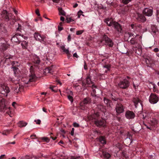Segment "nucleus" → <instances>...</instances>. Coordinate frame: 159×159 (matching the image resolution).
<instances>
[{
    "mask_svg": "<svg viewBox=\"0 0 159 159\" xmlns=\"http://www.w3.org/2000/svg\"><path fill=\"white\" fill-rule=\"evenodd\" d=\"M91 76L89 75H87L85 80L82 81V87L84 89H87L89 87H91L93 89V92L94 94H96V90L94 89V88H97V86H95L93 84L91 80Z\"/></svg>",
    "mask_w": 159,
    "mask_h": 159,
    "instance_id": "nucleus-1",
    "label": "nucleus"
},
{
    "mask_svg": "<svg viewBox=\"0 0 159 159\" xmlns=\"http://www.w3.org/2000/svg\"><path fill=\"white\" fill-rule=\"evenodd\" d=\"M31 59L30 61L28 62V64L30 65H31V66H33V68L34 69L35 68L39 67V65L41 61L39 56L35 54H32L30 57Z\"/></svg>",
    "mask_w": 159,
    "mask_h": 159,
    "instance_id": "nucleus-2",
    "label": "nucleus"
},
{
    "mask_svg": "<svg viewBox=\"0 0 159 159\" xmlns=\"http://www.w3.org/2000/svg\"><path fill=\"white\" fill-rule=\"evenodd\" d=\"M125 36L128 37V39H129L130 38L132 37L129 41L132 45L137 43L138 39L140 41L142 39L141 36L137 34H135L131 32H128L126 34Z\"/></svg>",
    "mask_w": 159,
    "mask_h": 159,
    "instance_id": "nucleus-3",
    "label": "nucleus"
},
{
    "mask_svg": "<svg viewBox=\"0 0 159 159\" xmlns=\"http://www.w3.org/2000/svg\"><path fill=\"white\" fill-rule=\"evenodd\" d=\"M130 78L127 76L126 78L120 81L118 84V87L123 89H126L130 85L129 80Z\"/></svg>",
    "mask_w": 159,
    "mask_h": 159,
    "instance_id": "nucleus-4",
    "label": "nucleus"
},
{
    "mask_svg": "<svg viewBox=\"0 0 159 159\" xmlns=\"http://www.w3.org/2000/svg\"><path fill=\"white\" fill-rule=\"evenodd\" d=\"M105 42V44L108 47L112 48L113 47L114 43L110 38H109L107 35L105 34L102 37L101 40V42Z\"/></svg>",
    "mask_w": 159,
    "mask_h": 159,
    "instance_id": "nucleus-5",
    "label": "nucleus"
},
{
    "mask_svg": "<svg viewBox=\"0 0 159 159\" xmlns=\"http://www.w3.org/2000/svg\"><path fill=\"white\" fill-rule=\"evenodd\" d=\"M34 37L36 40L43 44H45L47 41L46 36L43 35H41L38 32H35Z\"/></svg>",
    "mask_w": 159,
    "mask_h": 159,
    "instance_id": "nucleus-6",
    "label": "nucleus"
},
{
    "mask_svg": "<svg viewBox=\"0 0 159 159\" xmlns=\"http://www.w3.org/2000/svg\"><path fill=\"white\" fill-rule=\"evenodd\" d=\"M30 75L29 81L27 83V84H28L29 82H30L35 81L37 79V77L34 74V70L33 68V66H30Z\"/></svg>",
    "mask_w": 159,
    "mask_h": 159,
    "instance_id": "nucleus-7",
    "label": "nucleus"
},
{
    "mask_svg": "<svg viewBox=\"0 0 159 159\" xmlns=\"http://www.w3.org/2000/svg\"><path fill=\"white\" fill-rule=\"evenodd\" d=\"M10 92L9 89L8 87L6 86H2V89L1 95L0 96L2 97H6L7 96V94Z\"/></svg>",
    "mask_w": 159,
    "mask_h": 159,
    "instance_id": "nucleus-8",
    "label": "nucleus"
},
{
    "mask_svg": "<svg viewBox=\"0 0 159 159\" xmlns=\"http://www.w3.org/2000/svg\"><path fill=\"white\" fill-rule=\"evenodd\" d=\"M94 122L96 125L99 127H104L106 126V121L102 119L96 120Z\"/></svg>",
    "mask_w": 159,
    "mask_h": 159,
    "instance_id": "nucleus-9",
    "label": "nucleus"
},
{
    "mask_svg": "<svg viewBox=\"0 0 159 159\" xmlns=\"http://www.w3.org/2000/svg\"><path fill=\"white\" fill-rule=\"evenodd\" d=\"M134 17L137 21L138 22H144L146 20V18L143 15L139 13L136 14Z\"/></svg>",
    "mask_w": 159,
    "mask_h": 159,
    "instance_id": "nucleus-10",
    "label": "nucleus"
},
{
    "mask_svg": "<svg viewBox=\"0 0 159 159\" xmlns=\"http://www.w3.org/2000/svg\"><path fill=\"white\" fill-rule=\"evenodd\" d=\"M143 15L148 16H151L153 14L152 9L149 8H145L143 11Z\"/></svg>",
    "mask_w": 159,
    "mask_h": 159,
    "instance_id": "nucleus-11",
    "label": "nucleus"
},
{
    "mask_svg": "<svg viewBox=\"0 0 159 159\" xmlns=\"http://www.w3.org/2000/svg\"><path fill=\"white\" fill-rule=\"evenodd\" d=\"M113 27H114L116 30L119 33H123V30L121 26L116 21Z\"/></svg>",
    "mask_w": 159,
    "mask_h": 159,
    "instance_id": "nucleus-12",
    "label": "nucleus"
},
{
    "mask_svg": "<svg viewBox=\"0 0 159 159\" xmlns=\"http://www.w3.org/2000/svg\"><path fill=\"white\" fill-rule=\"evenodd\" d=\"M12 56L11 55H4V57H2L1 56H0V64H4L6 61H7L8 59L11 58Z\"/></svg>",
    "mask_w": 159,
    "mask_h": 159,
    "instance_id": "nucleus-13",
    "label": "nucleus"
},
{
    "mask_svg": "<svg viewBox=\"0 0 159 159\" xmlns=\"http://www.w3.org/2000/svg\"><path fill=\"white\" fill-rule=\"evenodd\" d=\"M116 110L117 115L123 112L124 111L123 106L121 104H118L116 105Z\"/></svg>",
    "mask_w": 159,
    "mask_h": 159,
    "instance_id": "nucleus-14",
    "label": "nucleus"
},
{
    "mask_svg": "<svg viewBox=\"0 0 159 159\" xmlns=\"http://www.w3.org/2000/svg\"><path fill=\"white\" fill-rule=\"evenodd\" d=\"M8 15V13L5 10H3L1 13L2 18L6 21H8L9 20Z\"/></svg>",
    "mask_w": 159,
    "mask_h": 159,
    "instance_id": "nucleus-15",
    "label": "nucleus"
},
{
    "mask_svg": "<svg viewBox=\"0 0 159 159\" xmlns=\"http://www.w3.org/2000/svg\"><path fill=\"white\" fill-rule=\"evenodd\" d=\"M125 116L127 118L131 119L134 118L135 117V115L132 111H128L126 112Z\"/></svg>",
    "mask_w": 159,
    "mask_h": 159,
    "instance_id": "nucleus-16",
    "label": "nucleus"
},
{
    "mask_svg": "<svg viewBox=\"0 0 159 159\" xmlns=\"http://www.w3.org/2000/svg\"><path fill=\"white\" fill-rule=\"evenodd\" d=\"M105 22L107 24V25L109 26H113L114 23L116 22L112 19L106 18L105 19Z\"/></svg>",
    "mask_w": 159,
    "mask_h": 159,
    "instance_id": "nucleus-17",
    "label": "nucleus"
},
{
    "mask_svg": "<svg viewBox=\"0 0 159 159\" xmlns=\"http://www.w3.org/2000/svg\"><path fill=\"white\" fill-rule=\"evenodd\" d=\"M18 35L21 36L22 37L24 36V35L23 34H20L16 33L12 37L11 40L16 42H18V43H20L21 41H20L19 40L17 37Z\"/></svg>",
    "mask_w": 159,
    "mask_h": 159,
    "instance_id": "nucleus-18",
    "label": "nucleus"
},
{
    "mask_svg": "<svg viewBox=\"0 0 159 159\" xmlns=\"http://www.w3.org/2000/svg\"><path fill=\"white\" fill-rule=\"evenodd\" d=\"M4 101V100H0V109H3L5 110L9 109L10 110L11 108L10 107H9L8 108L6 107Z\"/></svg>",
    "mask_w": 159,
    "mask_h": 159,
    "instance_id": "nucleus-19",
    "label": "nucleus"
},
{
    "mask_svg": "<svg viewBox=\"0 0 159 159\" xmlns=\"http://www.w3.org/2000/svg\"><path fill=\"white\" fill-rule=\"evenodd\" d=\"M89 103V100H83L80 103V106L81 108L82 109L84 110L85 109V107H86V105Z\"/></svg>",
    "mask_w": 159,
    "mask_h": 159,
    "instance_id": "nucleus-20",
    "label": "nucleus"
},
{
    "mask_svg": "<svg viewBox=\"0 0 159 159\" xmlns=\"http://www.w3.org/2000/svg\"><path fill=\"white\" fill-rule=\"evenodd\" d=\"M53 65L50 66L44 69V72L46 73H50L52 74L53 72Z\"/></svg>",
    "mask_w": 159,
    "mask_h": 159,
    "instance_id": "nucleus-21",
    "label": "nucleus"
},
{
    "mask_svg": "<svg viewBox=\"0 0 159 159\" xmlns=\"http://www.w3.org/2000/svg\"><path fill=\"white\" fill-rule=\"evenodd\" d=\"M131 27L132 29H133V30L134 31L138 28H141L142 27V26L140 24H132L131 25Z\"/></svg>",
    "mask_w": 159,
    "mask_h": 159,
    "instance_id": "nucleus-22",
    "label": "nucleus"
},
{
    "mask_svg": "<svg viewBox=\"0 0 159 159\" xmlns=\"http://www.w3.org/2000/svg\"><path fill=\"white\" fill-rule=\"evenodd\" d=\"M21 45L23 49H27L28 46V42L25 41H23Z\"/></svg>",
    "mask_w": 159,
    "mask_h": 159,
    "instance_id": "nucleus-23",
    "label": "nucleus"
},
{
    "mask_svg": "<svg viewBox=\"0 0 159 159\" xmlns=\"http://www.w3.org/2000/svg\"><path fill=\"white\" fill-rule=\"evenodd\" d=\"M144 61L147 65L148 66H150L149 65L151 64L152 62L151 60V59L150 58H145Z\"/></svg>",
    "mask_w": 159,
    "mask_h": 159,
    "instance_id": "nucleus-24",
    "label": "nucleus"
},
{
    "mask_svg": "<svg viewBox=\"0 0 159 159\" xmlns=\"http://www.w3.org/2000/svg\"><path fill=\"white\" fill-rule=\"evenodd\" d=\"M0 31L5 33L6 32L7 29L5 27V25L3 24H0Z\"/></svg>",
    "mask_w": 159,
    "mask_h": 159,
    "instance_id": "nucleus-25",
    "label": "nucleus"
},
{
    "mask_svg": "<svg viewBox=\"0 0 159 159\" xmlns=\"http://www.w3.org/2000/svg\"><path fill=\"white\" fill-rule=\"evenodd\" d=\"M129 10V8L128 7H125L124 8H122L120 10V13L122 14H126Z\"/></svg>",
    "mask_w": 159,
    "mask_h": 159,
    "instance_id": "nucleus-26",
    "label": "nucleus"
},
{
    "mask_svg": "<svg viewBox=\"0 0 159 159\" xmlns=\"http://www.w3.org/2000/svg\"><path fill=\"white\" fill-rule=\"evenodd\" d=\"M27 124V123L23 121H20L18 124L19 127H22L25 126Z\"/></svg>",
    "mask_w": 159,
    "mask_h": 159,
    "instance_id": "nucleus-27",
    "label": "nucleus"
},
{
    "mask_svg": "<svg viewBox=\"0 0 159 159\" xmlns=\"http://www.w3.org/2000/svg\"><path fill=\"white\" fill-rule=\"evenodd\" d=\"M11 64L12 65L11 68H13L14 67H18L20 65V64L17 61H13L11 63Z\"/></svg>",
    "mask_w": 159,
    "mask_h": 159,
    "instance_id": "nucleus-28",
    "label": "nucleus"
},
{
    "mask_svg": "<svg viewBox=\"0 0 159 159\" xmlns=\"http://www.w3.org/2000/svg\"><path fill=\"white\" fill-rule=\"evenodd\" d=\"M150 99H158V97L155 94L151 93L150 96Z\"/></svg>",
    "mask_w": 159,
    "mask_h": 159,
    "instance_id": "nucleus-29",
    "label": "nucleus"
},
{
    "mask_svg": "<svg viewBox=\"0 0 159 159\" xmlns=\"http://www.w3.org/2000/svg\"><path fill=\"white\" fill-rule=\"evenodd\" d=\"M151 30L154 34H155L157 31V29L155 25H152L151 26Z\"/></svg>",
    "mask_w": 159,
    "mask_h": 159,
    "instance_id": "nucleus-30",
    "label": "nucleus"
},
{
    "mask_svg": "<svg viewBox=\"0 0 159 159\" xmlns=\"http://www.w3.org/2000/svg\"><path fill=\"white\" fill-rule=\"evenodd\" d=\"M58 11L59 12V14L64 16H66V12L62 9V8H59Z\"/></svg>",
    "mask_w": 159,
    "mask_h": 159,
    "instance_id": "nucleus-31",
    "label": "nucleus"
},
{
    "mask_svg": "<svg viewBox=\"0 0 159 159\" xmlns=\"http://www.w3.org/2000/svg\"><path fill=\"white\" fill-rule=\"evenodd\" d=\"M11 68L13 69L14 75L16 76H17L18 71H19L18 67H14L13 68Z\"/></svg>",
    "mask_w": 159,
    "mask_h": 159,
    "instance_id": "nucleus-32",
    "label": "nucleus"
},
{
    "mask_svg": "<svg viewBox=\"0 0 159 159\" xmlns=\"http://www.w3.org/2000/svg\"><path fill=\"white\" fill-rule=\"evenodd\" d=\"M150 122L153 125H155L157 123V120L153 118L150 119Z\"/></svg>",
    "mask_w": 159,
    "mask_h": 159,
    "instance_id": "nucleus-33",
    "label": "nucleus"
},
{
    "mask_svg": "<svg viewBox=\"0 0 159 159\" xmlns=\"http://www.w3.org/2000/svg\"><path fill=\"white\" fill-rule=\"evenodd\" d=\"M133 102L136 107H137V106H139V105L141 104L140 102L139 101V100H134Z\"/></svg>",
    "mask_w": 159,
    "mask_h": 159,
    "instance_id": "nucleus-34",
    "label": "nucleus"
},
{
    "mask_svg": "<svg viewBox=\"0 0 159 159\" xmlns=\"http://www.w3.org/2000/svg\"><path fill=\"white\" fill-rule=\"evenodd\" d=\"M99 141L102 144H106V141L104 138L103 137H101L99 138Z\"/></svg>",
    "mask_w": 159,
    "mask_h": 159,
    "instance_id": "nucleus-35",
    "label": "nucleus"
},
{
    "mask_svg": "<svg viewBox=\"0 0 159 159\" xmlns=\"http://www.w3.org/2000/svg\"><path fill=\"white\" fill-rule=\"evenodd\" d=\"M136 52L139 55H140L142 53V49L141 47H139L136 50Z\"/></svg>",
    "mask_w": 159,
    "mask_h": 159,
    "instance_id": "nucleus-36",
    "label": "nucleus"
},
{
    "mask_svg": "<svg viewBox=\"0 0 159 159\" xmlns=\"http://www.w3.org/2000/svg\"><path fill=\"white\" fill-rule=\"evenodd\" d=\"M103 154L104 157L107 158H109L111 157L110 154L107 152H103Z\"/></svg>",
    "mask_w": 159,
    "mask_h": 159,
    "instance_id": "nucleus-37",
    "label": "nucleus"
},
{
    "mask_svg": "<svg viewBox=\"0 0 159 159\" xmlns=\"http://www.w3.org/2000/svg\"><path fill=\"white\" fill-rule=\"evenodd\" d=\"M8 16L9 20H15V16L11 13H8Z\"/></svg>",
    "mask_w": 159,
    "mask_h": 159,
    "instance_id": "nucleus-38",
    "label": "nucleus"
},
{
    "mask_svg": "<svg viewBox=\"0 0 159 159\" xmlns=\"http://www.w3.org/2000/svg\"><path fill=\"white\" fill-rule=\"evenodd\" d=\"M3 49L6 50L9 47L10 45L8 44H6V43H3L2 45Z\"/></svg>",
    "mask_w": 159,
    "mask_h": 159,
    "instance_id": "nucleus-39",
    "label": "nucleus"
},
{
    "mask_svg": "<svg viewBox=\"0 0 159 159\" xmlns=\"http://www.w3.org/2000/svg\"><path fill=\"white\" fill-rule=\"evenodd\" d=\"M15 89L14 90V91L16 93H18L19 91H21L22 90V89L21 88L19 87V88L17 87L16 88V87H15Z\"/></svg>",
    "mask_w": 159,
    "mask_h": 159,
    "instance_id": "nucleus-40",
    "label": "nucleus"
},
{
    "mask_svg": "<svg viewBox=\"0 0 159 159\" xmlns=\"http://www.w3.org/2000/svg\"><path fill=\"white\" fill-rule=\"evenodd\" d=\"M66 20L68 23L74 21V20L70 18H66Z\"/></svg>",
    "mask_w": 159,
    "mask_h": 159,
    "instance_id": "nucleus-41",
    "label": "nucleus"
},
{
    "mask_svg": "<svg viewBox=\"0 0 159 159\" xmlns=\"http://www.w3.org/2000/svg\"><path fill=\"white\" fill-rule=\"evenodd\" d=\"M84 30H78L76 31V34L77 35H79L83 33L84 32Z\"/></svg>",
    "mask_w": 159,
    "mask_h": 159,
    "instance_id": "nucleus-42",
    "label": "nucleus"
},
{
    "mask_svg": "<svg viewBox=\"0 0 159 159\" xmlns=\"http://www.w3.org/2000/svg\"><path fill=\"white\" fill-rule=\"evenodd\" d=\"M131 1V0H122V2L125 4H127Z\"/></svg>",
    "mask_w": 159,
    "mask_h": 159,
    "instance_id": "nucleus-43",
    "label": "nucleus"
},
{
    "mask_svg": "<svg viewBox=\"0 0 159 159\" xmlns=\"http://www.w3.org/2000/svg\"><path fill=\"white\" fill-rule=\"evenodd\" d=\"M63 51L65 52L66 54H67L68 57H70L71 54L69 52L68 49H66V48Z\"/></svg>",
    "mask_w": 159,
    "mask_h": 159,
    "instance_id": "nucleus-44",
    "label": "nucleus"
},
{
    "mask_svg": "<svg viewBox=\"0 0 159 159\" xmlns=\"http://www.w3.org/2000/svg\"><path fill=\"white\" fill-rule=\"evenodd\" d=\"M103 67L107 68V70L109 71L111 67V66L110 65H105L103 66Z\"/></svg>",
    "mask_w": 159,
    "mask_h": 159,
    "instance_id": "nucleus-45",
    "label": "nucleus"
},
{
    "mask_svg": "<svg viewBox=\"0 0 159 159\" xmlns=\"http://www.w3.org/2000/svg\"><path fill=\"white\" fill-rule=\"evenodd\" d=\"M157 19V21L159 22V10H157L156 13Z\"/></svg>",
    "mask_w": 159,
    "mask_h": 159,
    "instance_id": "nucleus-46",
    "label": "nucleus"
},
{
    "mask_svg": "<svg viewBox=\"0 0 159 159\" xmlns=\"http://www.w3.org/2000/svg\"><path fill=\"white\" fill-rule=\"evenodd\" d=\"M10 130H7L3 131L2 132V134L4 135H7L9 133V132Z\"/></svg>",
    "mask_w": 159,
    "mask_h": 159,
    "instance_id": "nucleus-47",
    "label": "nucleus"
},
{
    "mask_svg": "<svg viewBox=\"0 0 159 159\" xmlns=\"http://www.w3.org/2000/svg\"><path fill=\"white\" fill-rule=\"evenodd\" d=\"M158 100H149L150 103L152 104H154L157 103Z\"/></svg>",
    "mask_w": 159,
    "mask_h": 159,
    "instance_id": "nucleus-48",
    "label": "nucleus"
},
{
    "mask_svg": "<svg viewBox=\"0 0 159 159\" xmlns=\"http://www.w3.org/2000/svg\"><path fill=\"white\" fill-rule=\"evenodd\" d=\"M18 27L17 29V31H20V30L22 29V26L21 25L19 24H18Z\"/></svg>",
    "mask_w": 159,
    "mask_h": 159,
    "instance_id": "nucleus-49",
    "label": "nucleus"
},
{
    "mask_svg": "<svg viewBox=\"0 0 159 159\" xmlns=\"http://www.w3.org/2000/svg\"><path fill=\"white\" fill-rule=\"evenodd\" d=\"M43 140H44L45 141L48 143L49 141V139L47 137H43L42 138Z\"/></svg>",
    "mask_w": 159,
    "mask_h": 159,
    "instance_id": "nucleus-50",
    "label": "nucleus"
},
{
    "mask_svg": "<svg viewBox=\"0 0 159 159\" xmlns=\"http://www.w3.org/2000/svg\"><path fill=\"white\" fill-rule=\"evenodd\" d=\"M55 88V87L51 86L50 87V88L52 90V91L56 92H57V90L56 89H54V88Z\"/></svg>",
    "mask_w": 159,
    "mask_h": 159,
    "instance_id": "nucleus-51",
    "label": "nucleus"
},
{
    "mask_svg": "<svg viewBox=\"0 0 159 159\" xmlns=\"http://www.w3.org/2000/svg\"><path fill=\"white\" fill-rule=\"evenodd\" d=\"M77 113V109L76 107H74L73 110V113L75 115Z\"/></svg>",
    "mask_w": 159,
    "mask_h": 159,
    "instance_id": "nucleus-52",
    "label": "nucleus"
},
{
    "mask_svg": "<svg viewBox=\"0 0 159 159\" xmlns=\"http://www.w3.org/2000/svg\"><path fill=\"white\" fill-rule=\"evenodd\" d=\"M73 125V126L75 127H78L80 126L79 124H78V123H77L76 122L74 123Z\"/></svg>",
    "mask_w": 159,
    "mask_h": 159,
    "instance_id": "nucleus-53",
    "label": "nucleus"
},
{
    "mask_svg": "<svg viewBox=\"0 0 159 159\" xmlns=\"http://www.w3.org/2000/svg\"><path fill=\"white\" fill-rule=\"evenodd\" d=\"M34 121V122H36L37 124L39 125L40 124L41 120L39 119L37 120H35Z\"/></svg>",
    "mask_w": 159,
    "mask_h": 159,
    "instance_id": "nucleus-54",
    "label": "nucleus"
},
{
    "mask_svg": "<svg viewBox=\"0 0 159 159\" xmlns=\"http://www.w3.org/2000/svg\"><path fill=\"white\" fill-rule=\"evenodd\" d=\"M83 13V11L81 10H80L79 11V12L78 13V18H80V16L81 15V13Z\"/></svg>",
    "mask_w": 159,
    "mask_h": 159,
    "instance_id": "nucleus-55",
    "label": "nucleus"
},
{
    "mask_svg": "<svg viewBox=\"0 0 159 159\" xmlns=\"http://www.w3.org/2000/svg\"><path fill=\"white\" fill-rule=\"evenodd\" d=\"M153 90L154 91L156 92H158V91L156 87V85H155L154 84L153 85Z\"/></svg>",
    "mask_w": 159,
    "mask_h": 159,
    "instance_id": "nucleus-56",
    "label": "nucleus"
},
{
    "mask_svg": "<svg viewBox=\"0 0 159 159\" xmlns=\"http://www.w3.org/2000/svg\"><path fill=\"white\" fill-rule=\"evenodd\" d=\"M102 107V109H101V111L103 112H105L106 111V109L105 108V107L103 106H101L100 107Z\"/></svg>",
    "mask_w": 159,
    "mask_h": 159,
    "instance_id": "nucleus-57",
    "label": "nucleus"
},
{
    "mask_svg": "<svg viewBox=\"0 0 159 159\" xmlns=\"http://www.w3.org/2000/svg\"><path fill=\"white\" fill-rule=\"evenodd\" d=\"M35 13L38 16H39L40 15L39 10L37 9L35 11Z\"/></svg>",
    "mask_w": 159,
    "mask_h": 159,
    "instance_id": "nucleus-58",
    "label": "nucleus"
},
{
    "mask_svg": "<svg viewBox=\"0 0 159 159\" xmlns=\"http://www.w3.org/2000/svg\"><path fill=\"white\" fill-rule=\"evenodd\" d=\"M121 145L120 143H118L116 144V147H117L118 148L119 150H120V147Z\"/></svg>",
    "mask_w": 159,
    "mask_h": 159,
    "instance_id": "nucleus-59",
    "label": "nucleus"
},
{
    "mask_svg": "<svg viewBox=\"0 0 159 159\" xmlns=\"http://www.w3.org/2000/svg\"><path fill=\"white\" fill-rule=\"evenodd\" d=\"M63 28L62 27H61V26L59 25L58 26V30L59 31H61L63 30Z\"/></svg>",
    "mask_w": 159,
    "mask_h": 159,
    "instance_id": "nucleus-60",
    "label": "nucleus"
},
{
    "mask_svg": "<svg viewBox=\"0 0 159 159\" xmlns=\"http://www.w3.org/2000/svg\"><path fill=\"white\" fill-rule=\"evenodd\" d=\"M74 128H72V130L71 132V135L72 136L74 134Z\"/></svg>",
    "mask_w": 159,
    "mask_h": 159,
    "instance_id": "nucleus-61",
    "label": "nucleus"
},
{
    "mask_svg": "<svg viewBox=\"0 0 159 159\" xmlns=\"http://www.w3.org/2000/svg\"><path fill=\"white\" fill-rule=\"evenodd\" d=\"M67 40L68 42H70L71 41V35L70 34H69L67 38Z\"/></svg>",
    "mask_w": 159,
    "mask_h": 159,
    "instance_id": "nucleus-62",
    "label": "nucleus"
},
{
    "mask_svg": "<svg viewBox=\"0 0 159 159\" xmlns=\"http://www.w3.org/2000/svg\"><path fill=\"white\" fill-rule=\"evenodd\" d=\"M153 51L156 52H157L159 51V49L157 48H156L154 49Z\"/></svg>",
    "mask_w": 159,
    "mask_h": 159,
    "instance_id": "nucleus-63",
    "label": "nucleus"
},
{
    "mask_svg": "<svg viewBox=\"0 0 159 159\" xmlns=\"http://www.w3.org/2000/svg\"><path fill=\"white\" fill-rule=\"evenodd\" d=\"M16 104V103L15 102H13L12 104V106L14 108H16L15 105Z\"/></svg>",
    "mask_w": 159,
    "mask_h": 159,
    "instance_id": "nucleus-64",
    "label": "nucleus"
}]
</instances>
